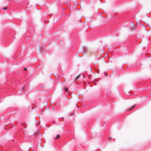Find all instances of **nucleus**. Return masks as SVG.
<instances>
[{"label": "nucleus", "mask_w": 151, "mask_h": 151, "mask_svg": "<svg viewBox=\"0 0 151 151\" xmlns=\"http://www.w3.org/2000/svg\"><path fill=\"white\" fill-rule=\"evenodd\" d=\"M106 64V63L104 60H102L99 61L98 65L99 68H101L104 67Z\"/></svg>", "instance_id": "obj_1"}, {"label": "nucleus", "mask_w": 151, "mask_h": 151, "mask_svg": "<svg viewBox=\"0 0 151 151\" xmlns=\"http://www.w3.org/2000/svg\"><path fill=\"white\" fill-rule=\"evenodd\" d=\"M149 40H149L148 38H144L142 41L145 42L147 43L148 42V41Z\"/></svg>", "instance_id": "obj_2"}, {"label": "nucleus", "mask_w": 151, "mask_h": 151, "mask_svg": "<svg viewBox=\"0 0 151 151\" xmlns=\"http://www.w3.org/2000/svg\"><path fill=\"white\" fill-rule=\"evenodd\" d=\"M80 74H79L75 78V79L76 80V81L80 77Z\"/></svg>", "instance_id": "obj_3"}, {"label": "nucleus", "mask_w": 151, "mask_h": 151, "mask_svg": "<svg viewBox=\"0 0 151 151\" xmlns=\"http://www.w3.org/2000/svg\"><path fill=\"white\" fill-rule=\"evenodd\" d=\"M60 136L59 134H58V135H57L56 136V137L55 138V139H58V138H60Z\"/></svg>", "instance_id": "obj_4"}, {"label": "nucleus", "mask_w": 151, "mask_h": 151, "mask_svg": "<svg viewBox=\"0 0 151 151\" xmlns=\"http://www.w3.org/2000/svg\"><path fill=\"white\" fill-rule=\"evenodd\" d=\"M148 37H151V32L149 33Z\"/></svg>", "instance_id": "obj_5"}, {"label": "nucleus", "mask_w": 151, "mask_h": 151, "mask_svg": "<svg viewBox=\"0 0 151 151\" xmlns=\"http://www.w3.org/2000/svg\"><path fill=\"white\" fill-rule=\"evenodd\" d=\"M2 9L4 10H6L7 9V6H6L5 8H3Z\"/></svg>", "instance_id": "obj_6"}, {"label": "nucleus", "mask_w": 151, "mask_h": 151, "mask_svg": "<svg viewBox=\"0 0 151 151\" xmlns=\"http://www.w3.org/2000/svg\"><path fill=\"white\" fill-rule=\"evenodd\" d=\"M74 113H71L70 114V116H72V115H74Z\"/></svg>", "instance_id": "obj_7"}, {"label": "nucleus", "mask_w": 151, "mask_h": 151, "mask_svg": "<svg viewBox=\"0 0 151 151\" xmlns=\"http://www.w3.org/2000/svg\"><path fill=\"white\" fill-rule=\"evenodd\" d=\"M134 107H135V106L134 105V106H132L131 107V109H133L134 108Z\"/></svg>", "instance_id": "obj_8"}, {"label": "nucleus", "mask_w": 151, "mask_h": 151, "mask_svg": "<svg viewBox=\"0 0 151 151\" xmlns=\"http://www.w3.org/2000/svg\"><path fill=\"white\" fill-rule=\"evenodd\" d=\"M24 70L25 71H27V69L26 68H24Z\"/></svg>", "instance_id": "obj_9"}, {"label": "nucleus", "mask_w": 151, "mask_h": 151, "mask_svg": "<svg viewBox=\"0 0 151 151\" xmlns=\"http://www.w3.org/2000/svg\"><path fill=\"white\" fill-rule=\"evenodd\" d=\"M111 138H111V137H109V140H110V139H111Z\"/></svg>", "instance_id": "obj_10"}, {"label": "nucleus", "mask_w": 151, "mask_h": 151, "mask_svg": "<svg viewBox=\"0 0 151 151\" xmlns=\"http://www.w3.org/2000/svg\"><path fill=\"white\" fill-rule=\"evenodd\" d=\"M132 29L133 30H134V27H133V28H132Z\"/></svg>", "instance_id": "obj_11"}, {"label": "nucleus", "mask_w": 151, "mask_h": 151, "mask_svg": "<svg viewBox=\"0 0 151 151\" xmlns=\"http://www.w3.org/2000/svg\"><path fill=\"white\" fill-rule=\"evenodd\" d=\"M64 90L65 91H66V88H65Z\"/></svg>", "instance_id": "obj_12"}, {"label": "nucleus", "mask_w": 151, "mask_h": 151, "mask_svg": "<svg viewBox=\"0 0 151 151\" xmlns=\"http://www.w3.org/2000/svg\"><path fill=\"white\" fill-rule=\"evenodd\" d=\"M66 90H67V92L68 91V88H67Z\"/></svg>", "instance_id": "obj_13"}]
</instances>
